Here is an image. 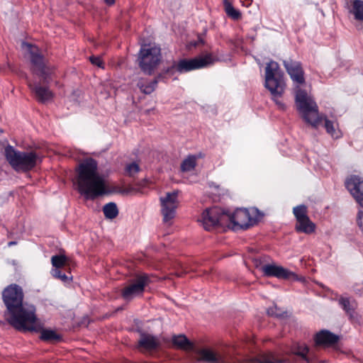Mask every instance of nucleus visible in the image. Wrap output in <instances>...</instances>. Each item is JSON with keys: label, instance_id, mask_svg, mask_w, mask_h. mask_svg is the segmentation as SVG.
I'll list each match as a JSON object with an SVG mask.
<instances>
[{"label": "nucleus", "instance_id": "30", "mask_svg": "<svg viewBox=\"0 0 363 363\" xmlns=\"http://www.w3.org/2000/svg\"><path fill=\"white\" fill-rule=\"evenodd\" d=\"M51 262L55 269H60L65 266L67 258L63 255L52 256Z\"/></svg>", "mask_w": 363, "mask_h": 363}, {"label": "nucleus", "instance_id": "20", "mask_svg": "<svg viewBox=\"0 0 363 363\" xmlns=\"http://www.w3.org/2000/svg\"><path fill=\"white\" fill-rule=\"evenodd\" d=\"M319 117L320 118V120L319 121V123L315 128H318L320 123L324 121H325V128L328 134L331 135V137L334 138H338L341 137V132L338 128V125L335 121H330L326 117H323V116L320 115L318 113ZM311 126L315 128L313 125L309 123Z\"/></svg>", "mask_w": 363, "mask_h": 363}, {"label": "nucleus", "instance_id": "15", "mask_svg": "<svg viewBox=\"0 0 363 363\" xmlns=\"http://www.w3.org/2000/svg\"><path fill=\"white\" fill-rule=\"evenodd\" d=\"M266 277H273L281 279H296V275L291 271L275 263L266 264L261 267Z\"/></svg>", "mask_w": 363, "mask_h": 363}, {"label": "nucleus", "instance_id": "36", "mask_svg": "<svg viewBox=\"0 0 363 363\" xmlns=\"http://www.w3.org/2000/svg\"><path fill=\"white\" fill-rule=\"evenodd\" d=\"M240 3L245 7H249L252 4V0H240Z\"/></svg>", "mask_w": 363, "mask_h": 363}, {"label": "nucleus", "instance_id": "37", "mask_svg": "<svg viewBox=\"0 0 363 363\" xmlns=\"http://www.w3.org/2000/svg\"><path fill=\"white\" fill-rule=\"evenodd\" d=\"M267 313L269 314V315H278L279 314L277 313H274L273 311V309L271 308V309H269Z\"/></svg>", "mask_w": 363, "mask_h": 363}, {"label": "nucleus", "instance_id": "26", "mask_svg": "<svg viewBox=\"0 0 363 363\" xmlns=\"http://www.w3.org/2000/svg\"><path fill=\"white\" fill-rule=\"evenodd\" d=\"M157 84V81L156 79L148 82L140 80L138 83V86L143 93L150 94L155 89Z\"/></svg>", "mask_w": 363, "mask_h": 363}, {"label": "nucleus", "instance_id": "32", "mask_svg": "<svg viewBox=\"0 0 363 363\" xmlns=\"http://www.w3.org/2000/svg\"><path fill=\"white\" fill-rule=\"evenodd\" d=\"M51 273L55 278L59 279L64 282H67L72 280V277L67 276L65 274L62 273L60 269H53Z\"/></svg>", "mask_w": 363, "mask_h": 363}, {"label": "nucleus", "instance_id": "38", "mask_svg": "<svg viewBox=\"0 0 363 363\" xmlns=\"http://www.w3.org/2000/svg\"><path fill=\"white\" fill-rule=\"evenodd\" d=\"M104 1L106 4H108L109 5H111V4H114V2H115V0H104Z\"/></svg>", "mask_w": 363, "mask_h": 363}, {"label": "nucleus", "instance_id": "16", "mask_svg": "<svg viewBox=\"0 0 363 363\" xmlns=\"http://www.w3.org/2000/svg\"><path fill=\"white\" fill-rule=\"evenodd\" d=\"M345 184L356 201L363 208V179L352 176L347 179Z\"/></svg>", "mask_w": 363, "mask_h": 363}, {"label": "nucleus", "instance_id": "40", "mask_svg": "<svg viewBox=\"0 0 363 363\" xmlns=\"http://www.w3.org/2000/svg\"><path fill=\"white\" fill-rule=\"evenodd\" d=\"M150 110H147V111H145V112H146V113H147H147H149V112H150Z\"/></svg>", "mask_w": 363, "mask_h": 363}, {"label": "nucleus", "instance_id": "29", "mask_svg": "<svg viewBox=\"0 0 363 363\" xmlns=\"http://www.w3.org/2000/svg\"><path fill=\"white\" fill-rule=\"evenodd\" d=\"M293 212L296 220L308 218L307 216V208L304 205L298 206L294 208Z\"/></svg>", "mask_w": 363, "mask_h": 363}, {"label": "nucleus", "instance_id": "11", "mask_svg": "<svg viewBox=\"0 0 363 363\" xmlns=\"http://www.w3.org/2000/svg\"><path fill=\"white\" fill-rule=\"evenodd\" d=\"M160 201L162 221L166 225H170L173 223L179 206L178 192L176 191L167 192L160 196Z\"/></svg>", "mask_w": 363, "mask_h": 363}, {"label": "nucleus", "instance_id": "39", "mask_svg": "<svg viewBox=\"0 0 363 363\" xmlns=\"http://www.w3.org/2000/svg\"><path fill=\"white\" fill-rule=\"evenodd\" d=\"M16 244H17V242H16V241H11V242H9L8 243V246H9V247H11V246L15 245H16Z\"/></svg>", "mask_w": 363, "mask_h": 363}, {"label": "nucleus", "instance_id": "3", "mask_svg": "<svg viewBox=\"0 0 363 363\" xmlns=\"http://www.w3.org/2000/svg\"><path fill=\"white\" fill-rule=\"evenodd\" d=\"M284 66L295 84V103L302 118L308 123L317 126L320 118L318 107L313 97L301 86L305 83L304 72L299 62L284 61Z\"/></svg>", "mask_w": 363, "mask_h": 363}, {"label": "nucleus", "instance_id": "5", "mask_svg": "<svg viewBox=\"0 0 363 363\" xmlns=\"http://www.w3.org/2000/svg\"><path fill=\"white\" fill-rule=\"evenodd\" d=\"M264 86L267 89L280 109H284L285 105L279 99L285 90V82L284 74L279 64L274 61H270L265 67Z\"/></svg>", "mask_w": 363, "mask_h": 363}, {"label": "nucleus", "instance_id": "27", "mask_svg": "<svg viewBox=\"0 0 363 363\" xmlns=\"http://www.w3.org/2000/svg\"><path fill=\"white\" fill-rule=\"evenodd\" d=\"M223 5L225 11L228 16L235 20L239 19L240 18L241 13L240 11L235 9L228 0H223Z\"/></svg>", "mask_w": 363, "mask_h": 363}, {"label": "nucleus", "instance_id": "9", "mask_svg": "<svg viewBox=\"0 0 363 363\" xmlns=\"http://www.w3.org/2000/svg\"><path fill=\"white\" fill-rule=\"evenodd\" d=\"M229 219V212L215 206L203 211L201 222L206 230H211L217 226L227 227Z\"/></svg>", "mask_w": 363, "mask_h": 363}, {"label": "nucleus", "instance_id": "2", "mask_svg": "<svg viewBox=\"0 0 363 363\" xmlns=\"http://www.w3.org/2000/svg\"><path fill=\"white\" fill-rule=\"evenodd\" d=\"M77 184L79 192L87 200H94L104 195L122 192L110 187L105 177L98 171L97 162L88 158L83 160L77 170Z\"/></svg>", "mask_w": 363, "mask_h": 363}, {"label": "nucleus", "instance_id": "24", "mask_svg": "<svg viewBox=\"0 0 363 363\" xmlns=\"http://www.w3.org/2000/svg\"><path fill=\"white\" fill-rule=\"evenodd\" d=\"M350 12L356 20L363 21V0L352 1Z\"/></svg>", "mask_w": 363, "mask_h": 363}, {"label": "nucleus", "instance_id": "1", "mask_svg": "<svg viewBox=\"0 0 363 363\" xmlns=\"http://www.w3.org/2000/svg\"><path fill=\"white\" fill-rule=\"evenodd\" d=\"M172 342L177 348L194 351L197 360L205 363H297V358L306 363H313L308 347L303 344L297 345L291 352H267L250 357L242 354L239 346H198L184 335H174Z\"/></svg>", "mask_w": 363, "mask_h": 363}, {"label": "nucleus", "instance_id": "17", "mask_svg": "<svg viewBox=\"0 0 363 363\" xmlns=\"http://www.w3.org/2000/svg\"><path fill=\"white\" fill-rule=\"evenodd\" d=\"M338 303L349 316L350 320H357L358 319V315L355 312L357 308V303L354 299L349 297L340 296L338 299Z\"/></svg>", "mask_w": 363, "mask_h": 363}, {"label": "nucleus", "instance_id": "34", "mask_svg": "<svg viewBox=\"0 0 363 363\" xmlns=\"http://www.w3.org/2000/svg\"><path fill=\"white\" fill-rule=\"evenodd\" d=\"M211 187L213 188V189H215L216 191H218V194L220 196V195H223L226 190L224 189V188H221L219 185H216V184H212L211 185Z\"/></svg>", "mask_w": 363, "mask_h": 363}, {"label": "nucleus", "instance_id": "33", "mask_svg": "<svg viewBox=\"0 0 363 363\" xmlns=\"http://www.w3.org/2000/svg\"><path fill=\"white\" fill-rule=\"evenodd\" d=\"M90 61L93 65H96L99 67H103L104 63L100 57L91 56L90 57Z\"/></svg>", "mask_w": 363, "mask_h": 363}, {"label": "nucleus", "instance_id": "12", "mask_svg": "<svg viewBox=\"0 0 363 363\" xmlns=\"http://www.w3.org/2000/svg\"><path fill=\"white\" fill-rule=\"evenodd\" d=\"M150 282V278L147 274H141L130 280L123 289L121 295L126 301H130L143 295L145 287Z\"/></svg>", "mask_w": 363, "mask_h": 363}, {"label": "nucleus", "instance_id": "10", "mask_svg": "<svg viewBox=\"0 0 363 363\" xmlns=\"http://www.w3.org/2000/svg\"><path fill=\"white\" fill-rule=\"evenodd\" d=\"M21 48L24 54L30 58L33 65V72L46 80L50 74V70L44 62L38 47L28 43H22Z\"/></svg>", "mask_w": 363, "mask_h": 363}, {"label": "nucleus", "instance_id": "31", "mask_svg": "<svg viewBox=\"0 0 363 363\" xmlns=\"http://www.w3.org/2000/svg\"><path fill=\"white\" fill-rule=\"evenodd\" d=\"M140 169L139 164L137 162H131L128 164L125 167V174L130 177L135 176L140 172Z\"/></svg>", "mask_w": 363, "mask_h": 363}, {"label": "nucleus", "instance_id": "23", "mask_svg": "<svg viewBox=\"0 0 363 363\" xmlns=\"http://www.w3.org/2000/svg\"><path fill=\"white\" fill-rule=\"evenodd\" d=\"M43 326H44L43 323ZM38 332H40V339L44 341L55 342L61 340V336L53 330L44 329V328L42 327V329L39 330Z\"/></svg>", "mask_w": 363, "mask_h": 363}, {"label": "nucleus", "instance_id": "19", "mask_svg": "<svg viewBox=\"0 0 363 363\" xmlns=\"http://www.w3.org/2000/svg\"><path fill=\"white\" fill-rule=\"evenodd\" d=\"M338 340V336L330 333L328 330H322L317 333L315 341L317 345L323 346H330L336 343Z\"/></svg>", "mask_w": 363, "mask_h": 363}, {"label": "nucleus", "instance_id": "28", "mask_svg": "<svg viewBox=\"0 0 363 363\" xmlns=\"http://www.w3.org/2000/svg\"><path fill=\"white\" fill-rule=\"evenodd\" d=\"M196 162L195 156H189L182 163L181 168L183 172H189L194 169Z\"/></svg>", "mask_w": 363, "mask_h": 363}, {"label": "nucleus", "instance_id": "8", "mask_svg": "<svg viewBox=\"0 0 363 363\" xmlns=\"http://www.w3.org/2000/svg\"><path fill=\"white\" fill-rule=\"evenodd\" d=\"M160 48L156 46L143 45L140 50L138 62L141 70L152 74L160 62Z\"/></svg>", "mask_w": 363, "mask_h": 363}, {"label": "nucleus", "instance_id": "6", "mask_svg": "<svg viewBox=\"0 0 363 363\" xmlns=\"http://www.w3.org/2000/svg\"><path fill=\"white\" fill-rule=\"evenodd\" d=\"M4 155L6 160L16 171L30 170L40 160L39 155L35 152H21L9 145L5 147Z\"/></svg>", "mask_w": 363, "mask_h": 363}, {"label": "nucleus", "instance_id": "4", "mask_svg": "<svg viewBox=\"0 0 363 363\" xmlns=\"http://www.w3.org/2000/svg\"><path fill=\"white\" fill-rule=\"evenodd\" d=\"M5 317L10 325L20 331L38 332L43 327L35 306L28 303L6 311Z\"/></svg>", "mask_w": 363, "mask_h": 363}, {"label": "nucleus", "instance_id": "7", "mask_svg": "<svg viewBox=\"0 0 363 363\" xmlns=\"http://www.w3.org/2000/svg\"><path fill=\"white\" fill-rule=\"evenodd\" d=\"M229 223L227 227L234 230L246 229L253 225L259 218L257 208H238L234 213H229Z\"/></svg>", "mask_w": 363, "mask_h": 363}, {"label": "nucleus", "instance_id": "22", "mask_svg": "<svg viewBox=\"0 0 363 363\" xmlns=\"http://www.w3.org/2000/svg\"><path fill=\"white\" fill-rule=\"evenodd\" d=\"M315 224L311 221L309 218L297 220L296 229L298 232L310 234L315 230Z\"/></svg>", "mask_w": 363, "mask_h": 363}, {"label": "nucleus", "instance_id": "18", "mask_svg": "<svg viewBox=\"0 0 363 363\" xmlns=\"http://www.w3.org/2000/svg\"><path fill=\"white\" fill-rule=\"evenodd\" d=\"M160 345L159 339L150 334L142 333L138 340V347L141 351L155 350Z\"/></svg>", "mask_w": 363, "mask_h": 363}, {"label": "nucleus", "instance_id": "13", "mask_svg": "<svg viewBox=\"0 0 363 363\" xmlns=\"http://www.w3.org/2000/svg\"><path fill=\"white\" fill-rule=\"evenodd\" d=\"M216 60L217 59L212 54L208 53L190 60H182L178 62L174 67L181 73L186 72L206 67L213 64Z\"/></svg>", "mask_w": 363, "mask_h": 363}, {"label": "nucleus", "instance_id": "21", "mask_svg": "<svg viewBox=\"0 0 363 363\" xmlns=\"http://www.w3.org/2000/svg\"><path fill=\"white\" fill-rule=\"evenodd\" d=\"M35 94L37 99L42 103H46L52 100L53 94L47 87L41 86L40 85H31L29 84Z\"/></svg>", "mask_w": 363, "mask_h": 363}, {"label": "nucleus", "instance_id": "14", "mask_svg": "<svg viewBox=\"0 0 363 363\" xmlns=\"http://www.w3.org/2000/svg\"><path fill=\"white\" fill-rule=\"evenodd\" d=\"M2 296L7 311L23 303V290L16 284H11L6 288Z\"/></svg>", "mask_w": 363, "mask_h": 363}, {"label": "nucleus", "instance_id": "35", "mask_svg": "<svg viewBox=\"0 0 363 363\" xmlns=\"http://www.w3.org/2000/svg\"><path fill=\"white\" fill-rule=\"evenodd\" d=\"M363 216V211H359L357 216V224L360 228H362V218Z\"/></svg>", "mask_w": 363, "mask_h": 363}, {"label": "nucleus", "instance_id": "25", "mask_svg": "<svg viewBox=\"0 0 363 363\" xmlns=\"http://www.w3.org/2000/svg\"><path fill=\"white\" fill-rule=\"evenodd\" d=\"M103 212L106 218L113 219L118 216V209L115 203L110 202L103 207Z\"/></svg>", "mask_w": 363, "mask_h": 363}]
</instances>
